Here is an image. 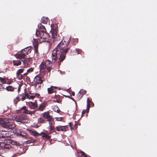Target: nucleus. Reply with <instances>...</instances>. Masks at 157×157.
<instances>
[{
    "instance_id": "7c9ffc66",
    "label": "nucleus",
    "mask_w": 157,
    "mask_h": 157,
    "mask_svg": "<svg viewBox=\"0 0 157 157\" xmlns=\"http://www.w3.org/2000/svg\"><path fill=\"white\" fill-rule=\"evenodd\" d=\"M91 103H92L91 100L89 98H88L87 100V107L90 108V105Z\"/></svg>"
},
{
    "instance_id": "aec40b11",
    "label": "nucleus",
    "mask_w": 157,
    "mask_h": 157,
    "mask_svg": "<svg viewBox=\"0 0 157 157\" xmlns=\"http://www.w3.org/2000/svg\"><path fill=\"white\" fill-rule=\"evenodd\" d=\"M24 70V69H18L16 73V75L20 79H21L22 78V75L21 74L23 73Z\"/></svg>"
},
{
    "instance_id": "f8f14e48",
    "label": "nucleus",
    "mask_w": 157,
    "mask_h": 157,
    "mask_svg": "<svg viewBox=\"0 0 157 157\" xmlns=\"http://www.w3.org/2000/svg\"><path fill=\"white\" fill-rule=\"evenodd\" d=\"M43 117L44 119H47V121H50L52 120V116L49 115V113L48 111L44 113Z\"/></svg>"
},
{
    "instance_id": "79ce46f5",
    "label": "nucleus",
    "mask_w": 157,
    "mask_h": 157,
    "mask_svg": "<svg viewBox=\"0 0 157 157\" xmlns=\"http://www.w3.org/2000/svg\"><path fill=\"white\" fill-rule=\"evenodd\" d=\"M4 86L2 84L0 83V91H3L5 89Z\"/></svg>"
},
{
    "instance_id": "423d86ee",
    "label": "nucleus",
    "mask_w": 157,
    "mask_h": 157,
    "mask_svg": "<svg viewBox=\"0 0 157 157\" xmlns=\"http://www.w3.org/2000/svg\"><path fill=\"white\" fill-rule=\"evenodd\" d=\"M28 119V117L24 114H21L17 116L16 119V121L24 124L25 123V120H27Z\"/></svg>"
},
{
    "instance_id": "e2e57ef3",
    "label": "nucleus",
    "mask_w": 157,
    "mask_h": 157,
    "mask_svg": "<svg viewBox=\"0 0 157 157\" xmlns=\"http://www.w3.org/2000/svg\"><path fill=\"white\" fill-rule=\"evenodd\" d=\"M11 82L10 81L9 82V83H8V84H10L11 83Z\"/></svg>"
},
{
    "instance_id": "09e8293b",
    "label": "nucleus",
    "mask_w": 157,
    "mask_h": 157,
    "mask_svg": "<svg viewBox=\"0 0 157 157\" xmlns=\"http://www.w3.org/2000/svg\"><path fill=\"white\" fill-rule=\"evenodd\" d=\"M30 141L31 143H33L36 142V140L35 139H30Z\"/></svg>"
},
{
    "instance_id": "6e6d98bb",
    "label": "nucleus",
    "mask_w": 157,
    "mask_h": 157,
    "mask_svg": "<svg viewBox=\"0 0 157 157\" xmlns=\"http://www.w3.org/2000/svg\"><path fill=\"white\" fill-rule=\"evenodd\" d=\"M46 134L45 133H44L42 135V137L43 138L45 137V135Z\"/></svg>"
},
{
    "instance_id": "bf43d9fd",
    "label": "nucleus",
    "mask_w": 157,
    "mask_h": 157,
    "mask_svg": "<svg viewBox=\"0 0 157 157\" xmlns=\"http://www.w3.org/2000/svg\"><path fill=\"white\" fill-rule=\"evenodd\" d=\"M44 132H42L40 133H39V136H42L44 133Z\"/></svg>"
},
{
    "instance_id": "de8ad7c7",
    "label": "nucleus",
    "mask_w": 157,
    "mask_h": 157,
    "mask_svg": "<svg viewBox=\"0 0 157 157\" xmlns=\"http://www.w3.org/2000/svg\"><path fill=\"white\" fill-rule=\"evenodd\" d=\"M45 138L47 139H49L50 138L51 136L46 134L45 135Z\"/></svg>"
},
{
    "instance_id": "393cba45",
    "label": "nucleus",
    "mask_w": 157,
    "mask_h": 157,
    "mask_svg": "<svg viewBox=\"0 0 157 157\" xmlns=\"http://www.w3.org/2000/svg\"><path fill=\"white\" fill-rule=\"evenodd\" d=\"M14 66H18L21 64V62L20 60H16L13 61Z\"/></svg>"
},
{
    "instance_id": "4be33fe9",
    "label": "nucleus",
    "mask_w": 157,
    "mask_h": 157,
    "mask_svg": "<svg viewBox=\"0 0 157 157\" xmlns=\"http://www.w3.org/2000/svg\"><path fill=\"white\" fill-rule=\"evenodd\" d=\"M24 65L25 66H27L29 65L30 62V59L29 58H26L25 57L23 59H22L21 61Z\"/></svg>"
},
{
    "instance_id": "473e14b6",
    "label": "nucleus",
    "mask_w": 157,
    "mask_h": 157,
    "mask_svg": "<svg viewBox=\"0 0 157 157\" xmlns=\"http://www.w3.org/2000/svg\"><path fill=\"white\" fill-rule=\"evenodd\" d=\"M38 124L39 123H45V121L44 119L43 118H40L38 119Z\"/></svg>"
},
{
    "instance_id": "5701e85b",
    "label": "nucleus",
    "mask_w": 157,
    "mask_h": 157,
    "mask_svg": "<svg viewBox=\"0 0 157 157\" xmlns=\"http://www.w3.org/2000/svg\"><path fill=\"white\" fill-rule=\"evenodd\" d=\"M56 37L55 38H54L52 39V40H53V41L54 42H56L57 43H58L60 42L62 40H62V38L61 37L58 36H56Z\"/></svg>"
},
{
    "instance_id": "4c0bfd02",
    "label": "nucleus",
    "mask_w": 157,
    "mask_h": 157,
    "mask_svg": "<svg viewBox=\"0 0 157 157\" xmlns=\"http://www.w3.org/2000/svg\"><path fill=\"white\" fill-rule=\"evenodd\" d=\"M17 116L16 115H14L13 116H12L11 117H10V118H8L9 119H10V121L11 120H16V119L17 118Z\"/></svg>"
},
{
    "instance_id": "ea45409f",
    "label": "nucleus",
    "mask_w": 157,
    "mask_h": 157,
    "mask_svg": "<svg viewBox=\"0 0 157 157\" xmlns=\"http://www.w3.org/2000/svg\"><path fill=\"white\" fill-rule=\"evenodd\" d=\"M55 98H56L57 100H60L62 101V98L59 95H56L55 96Z\"/></svg>"
},
{
    "instance_id": "2eb2a0df",
    "label": "nucleus",
    "mask_w": 157,
    "mask_h": 157,
    "mask_svg": "<svg viewBox=\"0 0 157 157\" xmlns=\"http://www.w3.org/2000/svg\"><path fill=\"white\" fill-rule=\"evenodd\" d=\"M78 122L75 121L74 122H70L69 123V126L71 129H76L78 127Z\"/></svg>"
},
{
    "instance_id": "c9c22d12",
    "label": "nucleus",
    "mask_w": 157,
    "mask_h": 157,
    "mask_svg": "<svg viewBox=\"0 0 157 157\" xmlns=\"http://www.w3.org/2000/svg\"><path fill=\"white\" fill-rule=\"evenodd\" d=\"M79 153L83 156V157H91L89 155H87L85 152L82 151H80Z\"/></svg>"
},
{
    "instance_id": "f257e3e1",
    "label": "nucleus",
    "mask_w": 157,
    "mask_h": 157,
    "mask_svg": "<svg viewBox=\"0 0 157 157\" xmlns=\"http://www.w3.org/2000/svg\"><path fill=\"white\" fill-rule=\"evenodd\" d=\"M71 37L69 38H65L64 40L61 41L59 43L56 48L52 52V62H55L58 59H59L57 64L58 66H59L61 62L65 59L66 54L69 52H70L71 55H72L81 54L82 52L81 50L79 49H74L73 50L75 51V53L70 48H67L63 50L65 47L69 44L71 41Z\"/></svg>"
},
{
    "instance_id": "864d4df0",
    "label": "nucleus",
    "mask_w": 157,
    "mask_h": 157,
    "mask_svg": "<svg viewBox=\"0 0 157 157\" xmlns=\"http://www.w3.org/2000/svg\"><path fill=\"white\" fill-rule=\"evenodd\" d=\"M21 86H19V87L18 88L17 91L18 93H19V92L21 91Z\"/></svg>"
},
{
    "instance_id": "f3484780",
    "label": "nucleus",
    "mask_w": 157,
    "mask_h": 157,
    "mask_svg": "<svg viewBox=\"0 0 157 157\" xmlns=\"http://www.w3.org/2000/svg\"><path fill=\"white\" fill-rule=\"evenodd\" d=\"M21 50V52H23L25 53L26 56L27 55L31 53L32 50L30 47H27L24 49H22Z\"/></svg>"
},
{
    "instance_id": "7ed1b4c3",
    "label": "nucleus",
    "mask_w": 157,
    "mask_h": 157,
    "mask_svg": "<svg viewBox=\"0 0 157 157\" xmlns=\"http://www.w3.org/2000/svg\"><path fill=\"white\" fill-rule=\"evenodd\" d=\"M39 37V40L40 42L48 41L49 38L50 37L48 34L46 33H41L38 34V36H36Z\"/></svg>"
},
{
    "instance_id": "58836bf2",
    "label": "nucleus",
    "mask_w": 157,
    "mask_h": 157,
    "mask_svg": "<svg viewBox=\"0 0 157 157\" xmlns=\"http://www.w3.org/2000/svg\"><path fill=\"white\" fill-rule=\"evenodd\" d=\"M40 84H36V83L35 84V86L37 90H40L41 89V85Z\"/></svg>"
},
{
    "instance_id": "c85d7f7f",
    "label": "nucleus",
    "mask_w": 157,
    "mask_h": 157,
    "mask_svg": "<svg viewBox=\"0 0 157 157\" xmlns=\"http://www.w3.org/2000/svg\"><path fill=\"white\" fill-rule=\"evenodd\" d=\"M33 45L34 48H38V42L36 39H34V41L33 42Z\"/></svg>"
},
{
    "instance_id": "9d476101",
    "label": "nucleus",
    "mask_w": 157,
    "mask_h": 157,
    "mask_svg": "<svg viewBox=\"0 0 157 157\" xmlns=\"http://www.w3.org/2000/svg\"><path fill=\"white\" fill-rule=\"evenodd\" d=\"M47 105V102L44 101L43 102H42L39 105L38 107V106L37 107V109L35 110L36 111H43Z\"/></svg>"
},
{
    "instance_id": "2f4dec72",
    "label": "nucleus",
    "mask_w": 157,
    "mask_h": 157,
    "mask_svg": "<svg viewBox=\"0 0 157 157\" xmlns=\"http://www.w3.org/2000/svg\"><path fill=\"white\" fill-rule=\"evenodd\" d=\"M21 99L20 97L18 95L13 100V102L14 104H16L17 103L21 101Z\"/></svg>"
},
{
    "instance_id": "20e7f679",
    "label": "nucleus",
    "mask_w": 157,
    "mask_h": 157,
    "mask_svg": "<svg viewBox=\"0 0 157 157\" xmlns=\"http://www.w3.org/2000/svg\"><path fill=\"white\" fill-rule=\"evenodd\" d=\"M12 142L11 140H8L6 142H0V150L1 149L9 150L12 147L10 144L12 143Z\"/></svg>"
},
{
    "instance_id": "0eeeda50",
    "label": "nucleus",
    "mask_w": 157,
    "mask_h": 157,
    "mask_svg": "<svg viewBox=\"0 0 157 157\" xmlns=\"http://www.w3.org/2000/svg\"><path fill=\"white\" fill-rule=\"evenodd\" d=\"M51 58H52L51 57ZM44 63L46 67V70L47 72H49L53 69L52 67V63H55V62H52V61H51L49 60H47Z\"/></svg>"
},
{
    "instance_id": "37998d69",
    "label": "nucleus",
    "mask_w": 157,
    "mask_h": 157,
    "mask_svg": "<svg viewBox=\"0 0 157 157\" xmlns=\"http://www.w3.org/2000/svg\"><path fill=\"white\" fill-rule=\"evenodd\" d=\"M34 70L33 67H31L27 70V72L28 73H31L33 72Z\"/></svg>"
},
{
    "instance_id": "6e6552de",
    "label": "nucleus",
    "mask_w": 157,
    "mask_h": 157,
    "mask_svg": "<svg viewBox=\"0 0 157 157\" xmlns=\"http://www.w3.org/2000/svg\"><path fill=\"white\" fill-rule=\"evenodd\" d=\"M39 28V30H36V36H38V34L41 33H46V29L44 26L41 23L38 25Z\"/></svg>"
},
{
    "instance_id": "5fc2aeb1",
    "label": "nucleus",
    "mask_w": 157,
    "mask_h": 157,
    "mask_svg": "<svg viewBox=\"0 0 157 157\" xmlns=\"http://www.w3.org/2000/svg\"><path fill=\"white\" fill-rule=\"evenodd\" d=\"M26 109V106H24L21 108V109H23L24 110H25Z\"/></svg>"
},
{
    "instance_id": "c756f323",
    "label": "nucleus",
    "mask_w": 157,
    "mask_h": 157,
    "mask_svg": "<svg viewBox=\"0 0 157 157\" xmlns=\"http://www.w3.org/2000/svg\"><path fill=\"white\" fill-rule=\"evenodd\" d=\"M52 109L54 111L58 113H59L60 112V110L59 109V108L58 106L56 105L53 106Z\"/></svg>"
},
{
    "instance_id": "603ef678",
    "label": "nucleus",
    "mask_w": 157,
    "mask_h": 157,
    "mask_svg": "<svg viewBox=\"0 0 157 157\" xmlns=\"http://www.w3.org/2000/svg\"><path fill=\"white\" fill-rule=\"evenodd\" d=\"M56 118L58 119H56V120L58 121H61L63 119L62 117H58V118Z\"/></svg>"
},
{
    "instance_id": "4d7b16f0",
    "label": "nucleus",
    "mask_w": 157,
    "mask_h": 157,
    "mask_svg": "<svg viewBox=\"0 0 157 157\" xmlns=\"http://www.w3.org/2000/svg\"><path fill=\"white\" fill-rule=\"evenodd\" d=\"M49 126H50V127H51V126H53V125H52V123L50 122V121H49Z\"/></svg>"
},
{
    "instance_id": "052dcab7",
    "label": "nucleus",
    "mask_w": 157,
    "mask_h": 157,
    "mask_svg": "<svg viewBox=\"0 0 157 157\" xmlns=\"http://www.w3.org/2000/svg\"><path fill=\"white\" fill-rule=\"evenodd\" d=\"M28 73V72H26V73H24V75H25H25H27V74Z\"/></svg>"
},
{
    "instance_id": "f704fd0d",
    "label": "nucleus",
    "mask_w": 157,
    "mask_h": 157,
    "mask_svg": "<svg viewBox=\"0 0 157 157\" xmlns=\"http://www.w3.org/2000/svg\"><path fill=\"white\" fill-rule=\"evenodd\" d=\"M41 22L42 23L44 24H46L47 23V20L46 18L44 17H42L41 19Z\"/></svg>"
},
{
    "instance_id": "0e129e2a",
    "label": "nucleus",
    "mask_w": 157,
    "mask_h": 157,
    "mask_svg": "<svg viewBox=\"0 0 157 157\" xmlns=\"http://www.w3.org/2000/svg\"><path fill=\"white\" fill-rule=\"evenodd\" d=\"M2 71H0V73H1V72H2Z\"/></svg>"
},
{
    "instance_id": "49530a36",
    "label": "nucleus",
    "mask_w": 157,
    "mask_h": 157,
    "mask_svg": "<svg viewBox=\"0 0 157 157\" xmlns=\"http://www.w3.org/2000/svg\"><path fill=\"white\" fill-rule=\"evenodd\" d=\"M34 51L35 54H36V53L38 54V53H39L38 51V48H34Z\"/></svg>"
},
{
    "instance_id": "dca6fc26",
    "label": "nucleus",
    "mask_w": 157,
    "mask_h": 157,
    "mask_svg": "<svg viewBox=\"0 0 157 157\" xmlns=\"http://www.w3.org/2000/svg\"><path fill=\"white\" fill-rule=\"evenodd\" d=\"M9 132L6 131H0V139L9 136Z\"/></svg>"
},
{
    "instance_id": "3c124183",
    "label": "nucleus",
    "mask_w": 157,
    "mask_h": 157,
    "mask_svg": "<svg viewBox=\"0 0 157 157\" xmlns=\"http://www.w3.org/2000/svg\"><path fill=\"white\" fill-rule=\"evenodd\" d=\"M50 131H53L54 129V126H51L50 127Z\"/></svg>"
},
{
    "instance_id": "c03bdc74",
    "label": "nucleus",
    "mask_w": 157,
    "mask_h": 157,
    "mask_svg": "<svg viewBox=\"0 0 157 157\" xmlns=\"http://www.w3.org/2000/svg\"><path fill=\"white\" fill-rule=\"evenodd\" d=\"M40 56V54L39 53L38 54H35L34 57H35V58L36 59H38L39 58V57Z\"/></svg>"
},
{
    "instance_id": "4468645a",
    "label": "nucleus",
    "mask_w": 157,
    "mask_h": 157,
    "mask_svg": "<svg viewBox=\"0 0 157 157\" xmlns=\"http://www.w3.org/2000/svg\"><path fill=\"white\" fill-rule=\"evenodd\" d=\"M56 130L57 131H66L68 129V127L67 126H57L56 128Z\"/></svg>"
},
{
    "instance_id": "a878e982",
    "label": "nucleus",
    "mask_w": 157,
    "mask_h": 157,
    "mask_svg": "<svg viewBox=\"0 0 157 157\" xmlns=\"http://www.w3.org/2000/svg\"><path fill=\"white\" fill-rule=\"evenodd\" d=\"M29 132L30 134L33 136H39V133L35 130H30Z\"/></svg>"
},
{
    "instance_id": "bb28decb",
    "label": "nucleus",
    "mask_w": 157,
    "mask_h": 157,
    "mask_svg": "<svg viewBox=\"0 0 157 157\" xmlns=\"http://www.w3.org/2000/svg\"><path fill=\"white\" fill-rule=\"evenodd\" d=\"M52 37L55 38L57 36V31L56 29H53L51 31Z\"/></svg>"
},
{
    "instance_id": "72a5a7b5",
    "label": "nucleus",
    "mask_w": 157,
    "mask_h": 157,
    "mask_svg": "<svg viewBox=\"0 0 157 157\" xmlns=\"http://www.w3.org/2000/svg\"><path fill=\"white\" fill-rule=\"evenodd\" d=\"M90 108H88L87 107V108L86 109L83 110L82 112V117L84 114L85 113H88L89 112V110Z\"/></svg>"
},
{
    "instance_id": "e433bc0d",
    "label": "nucleus",
    "mask_w": 157,
    "mask_h": 157,
    "mask_svg": "<svg viewBox=\"0 0 157 157\" xmlns=\"http://www.w3.org/2000/svg\"><path fill=\"white\" fill-rule=\"evenodd\" d=\"M0 81L3 84H6V80L4 78H2L0 77Z\"/></svg>"
},
{
    "instance_id": "1a4fd4ad",
    "label": "nucleus",
    "mask_w": 157,
    "mask_h": 157,
    "mask_svg": "<svg viewBox=\"0 0 157 157\" xmlns=\"http://www.w3.org/2000/svg\"><path fill=\"white\" fill-rule=\"evenodd\" d=\"M86 92V90L81 89L77 95L76 99L78 101H79Z\"/></svg>"
},
{
    "instance_id": "ddd939ff",
    "label": "nucleus",
    "mask_w": 157,
    "mask_h": 157,
    "mask_svg": "<svg viewBox=\"0 0 157 157\" xmlns=\"http://www.w3.org/2000/svg\"><path fill=\"white\" fill-rule=\"evenodd\" d=\"M28 104L30 108L31 109H37L38 107V104L36 102V101L34 102L31 101L28 103Z\"/></svg>"
},
{
    "instance_id": "f03ea898",
    "label": "nucleus",
    "mask_w": 157,
    "mask_h": 157,
    "mask_svg": "<svg viewBox=\"0 0 157 157\" xmlns=\"http://www.w3.org/2000/svg\"><path fill=\"white\" fill-rule=\"evenodd\" d=\"M0 125L9 129H12L15 126V124L7 118H0Z\"/></svg>"
},
{
    "instance_id": "9b49d317",
    "label": "nucleus",
    "mask_w": 157,
    "mask_h": 157,
    "mask_svg": "<svg viewBox=\"0 0 157 157\" xmlns=\"http://www.w3.org/2000/svg\"><path fill=\"white\" fill-rule=\"evenodd\" d=\"M56 89H58V90H61V88L58 87L57 86H51L50 87L48 88L47 89L48 94H52L54 92H56V91L54 90Z\"/></svg>"
},
{
    "instance_id": "13d9d810",
    "label": "nucleus",
    "mask_w": 157,
    "mask_h": 157,
    "mask_svg": "<svg viewBox=\"0 0 157 157\" xmlns=\"http://www.w3.org/2000/svg\"><path fill=\"white\" fill-rule=\"evenodd\" d=\"M18 153H17L15 154L13 156V157H15L17 155Z\"/></svg>"
},
{
    "instance_id": "8fccbe9b",
    "label": "nucleus",
    "mask_w": 157,
    "mask_h": 157,
    "mask_svg": "<svg viewBox=\"0 0 157 157\" xmlns=\"http://www.w3.org/2000/svg\"><path fill=\"white\" fill-rule=\"evenodd\" d=\"M26 144H29L31 143L30 140H29L25 142Z\"/></svg>"
},
{
    "instance_id": "412c9836",
    "label": "nucleus",
    "mask_w": 157,
    "mask_h": 157,
    "mask_svg": "<svg viewBox=\"0 0 157 157\" xmlns=\"http://www.w3.org/2000/svg\"><path fill=\"white\" fill-rule=\"evenodd\" d=\"M28 95V94L26 93H22L21 94H19L18 96L20 97L21 100L23 101L27 98V95Z\"/></svg>"
},
{
    "instance_id": "680f3d73",
    "label": "nucleus",
    "mask_w": 157,
    "mask_h": 157,
    "mask_svg": "<svg viewBox=\"0 0 157 157\" xmlns=\"http://www.w3.org/2000/svg\"><path fill=\"white\" fill-rule=\"evenodd\" d=\"M72 95L73 96H74L75 95V93L74 92H73L72 93Z\"/></svg>"
},
{
    "instance_id": "6ab92c4d",
    "label": "nucleus",
    "mask_w": 157,
    "mask_h": 157,
    "mask_svg": "<svg viewBox=\"0 0 157 157\" xmlns=\"http://www.w3.org/2000/svg\"><path fill=\"white\" fill-rule=\"evenodd\" d=\"M39 67L40 71L43 72L45 71L47 72L46 70V67L43 61L41 63V64L40 65Z\"/></svg>"
},
{
    "instance_id": "cd10ccee",
    "label": "nucleus",
    "mask_w": 157,
    "mask_h": 157,
    "mask_svg": "<svg viewBox=\"0 0 157 157\" xmlns=\"http://www.w3.org/2000/svg\"><path fill=\"white\" fill-rule=\"evenodd\" d=\"M5 89L7 91L13 92L14 91L15 89L12 86L9 85L6 86Z\"/></svg>"
},
{
    "instance_id": "a19ab883",
    "label": "nucleus",
    "mask_w": 157,
    "mask_h": 157,
    "mask_svg": "<svg viewBox=\"0 0 157 157\" xmlns=\"http://www.w3.org/2000/svg\"><path fill=\"white\" fill-rule=\"evenodd\" d=\"M35 98V96L29 95V94L27 97V98H28L29 99H33Z\"/></svg>"
},
{
    "instance_id": "b1692460",
    "label": "nucleus",
    "mask_w": 157,
    "mask_h": 157,
    "mask_svg": "<svg viewBox=\"0 0 157 157\" xmlns=\"http://www.w3.org/2000/svg\"><path fill=\"white\" fill-rule=\"evenodd\" d=\"M36 111H31L28 110L27 109L24 110L23 112V113L26 114H29L31 115H32L33 114H34L35 113Z\"/></svg>"
},
{
    "instance_id": "a211bd4d",
    "label": "nucleus",
    "mask_w": 157,
    "mask_h": 157,
    "mask_svg": "<svg viewBox=\"0 0 157 157\" xmlns=\"http://www.w3.org/2000/svg\"><path fill=\"white\" fill-rule=\"evenodd\" d=\"M15 56L17 59H20L22 61V59H23L26 56L23 52L22 53L21 52V50L20 53L16 54Z\"/></svg>"
},
{
    "instance_id": "39448f33",
    "label": "nucleus",
    "mask_w": 157,
    "mask_h": 157,
    "mask_svg": "<svg viewBox=\"0 0 157 157\" xmlns=\"http://www.w3.org/2000/svg\"><path fill=\"white\" fill-rule=\"evenodd\" d=\"M45 80L44 77L40 74L36 75L34 78V82L36 84H41Z\"/></svg>"
},
{
    "instance_id": "a18cd8bd",
    "label": "nucleus",
    "mask_w": 157,
    "mask_h": 157,
    "mask_svg": "<svg viewBox=\"0 0 157 157\" xmlns=\"http://www.w3.org/2000/svg\"><path fill=\"white\" fill-rule=\"evenodd\" d=\"M54 99L53 100V102H57L58 103H61V101L58 100L56 99V98H55V97L54 98Z\"/></svg>"
}]
</instances>
